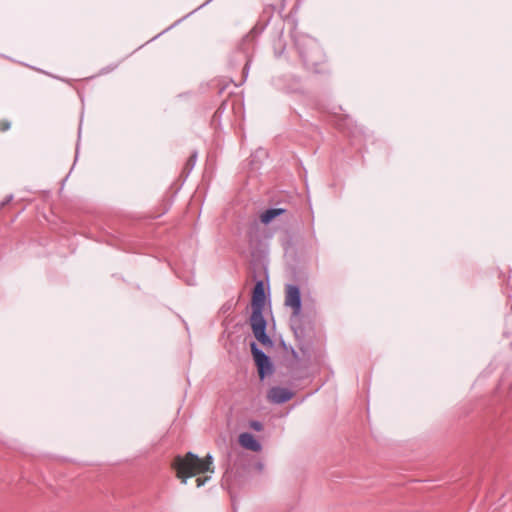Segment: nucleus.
I'll use <instances>...</instances> for the list:
<instances>
[{
  "label": "nucleus",
  "instance_id": "obj_11",
  "mask_svg": "<svg viewBox=\"0 0 512 512\" xmlns=\"http://www.w3.org/2000/svg\"><path fill=\"white\" fill-rule=\"evenodd\" d=\"M201 465H202L203 473H206V472L213 473L214 472L213 456L211 454H207L205 458L201 459Z\"/></svg>",
  "mask_w": 512,
  "mask_h": 512
},
{
  "label": "nucleus",
  "instance_id": "obj_6",
  "mask_svg": "<svg viewBox=\"0 0 512 512\" xmlns=\"http://www.w3.org/2000/svg\"><path fill=\"white\" fill-rule=\"evenodd\" d=\"M250 347L255 365L257 367L259 378L261 381H263L267 376L273 373L274 365L271 358L264 351H262L255 342H252Z\"/></svg>",
  "mask_w": 512,
  "mask_h": 512
},
{
  "label": "nucleus",
  "instance_id": "obj_14",
  "mask_svg": "<svg viewBox=\"0 0 512 512\" xmlns=\"http://www.w3.org/2000/svg\"><path fill=\"white\" fill-rule=\"evenodd\" d=\"M11 123L8 120H1L0 121V131L6 132L10 129Z\"/></svg>",
  "mask_w": 512,
  "mask_h": 512
},
{
  "label": "nucleus",
  "instance_id": "obj_9",
  "mask_svg": "<svg viewBox=\"0 0 512 512\" xmlns=\"http://www.w3.org/2000/svg\"><path fill=\"white\" fill-rule=\"evenodd\" d=\"M238 441L239 444L247 450L259 452L262 449L260 442L251 433H241Z\"/></svg>",
  "mask_w": 512,
  "mask_h": 512
},
{
  "label": "nucleus",
  "instance_id": "obj_7",
  "mask_svg": "<svg viewBox=\"0 0 512 512\" xmlns=\"http://www.w3.org/2000/svg\"><path fill=\"white\" fill-rule=\"evenodd\" d=\"M294 396V393L284 387L274 386L268 391L267 398L271 403L274 404H283L291 400Z\"/></svg>",
  "mask_w": 512,
  "mask_h": 512
},
{
  "label": "nucleus",
  "instance_id": "obj_5",
  "mask_svg": "<svg viewBox=\"0 0 512 512\" xmlns=\"http://www.w3.org/2000/svg\"><path fill=\"white\" fill-rule=\"evenodd\" d=\"M263 27H258L257 25L254 26L248 34H246L240 42L237 44L236 51L241 52L245 59V65L243 68V75L244 80L248 77L250 64H251V48H252V41L255 37H257L261 32L263 31Z\"/></svg>",
  "mask_w": 512,
  "mask_h": 512
},
{
  "label": "nucleus",
  "instance_id": "obj_12",
  "mask_svg": "<svg viewBox=\"0 0 512 512\" xmlns=\"http://www.w3.org/2000/svg\"><path fill=\"white\" fill-rule=\"evenodd\" d=\"M197 160V151H193L188 160L185 163L183 173L186 174V176L189 175V173L193 170Z\"/></svg>",
  "mask_w": 512,
  "mask_h": 512
},
{
  "label": "nucleus",
  "instance_id": "obj_10",
  "mask_svg": "<svg viewBox=\"0 0 512 512\" xmlns=\"http://www.w3.org/2000/svg\"><path fill=\"white\" fill-rule=\"evenodd\" d=\"M285 212L286 210L284 208H269L261 214L260 220L263 224L267 225L276 217L284 214Z\"/></svg>",
  "mask_w": 512,
  "mask_h": 512
},
{
  "label": "nucleus",
  "instance_id": "obj_8",
  "mask_svg": "<svg viewBox=\"0 0 512 512\" xmlns=\"http://www.w3.org/2000/svg\"><path fill=\"white\" fill-rule=\"evenodd\" d=\"M266 302V289L264 282L262 280H258L252 291V299L251 306L252 309L264 310Z\"/></svg>",
  "mask_w": 512,
  "mask_h": 512
},
{
  "label": "nucleus",
  "instance_id": "obj_2",
  "mask_svg": "<svg viewBox=\"0 0 512 512\" xmlns=\"http://www.w3.org/2000/svg\"><path fill=\"white\" fill-rule=\"evenodd\" d=\"M296 46L307 70L313 73L326 71V55L316 39L310 36H301L296 40Z\"/></svg>",
  "mask_w": 512,
  "mask_h": 512
},
{
  "label": "nucleus",
  "instance_id": "obj_18",
  "mask_svg": "<svg viewBox=\"0 0 512 512\" xmlns=\"http://www.w3.org/2000/svg\"><path fill=\"white\" fill-rule=\"evenodd\" d=\"M510 347H511V349H512V342L510 343Z\"/></svg>",
  "mask_w": 512,
  "mask_h": 512
},
{
  "label": "nucleus",
  "instance_id": "obj_3",
  "mask_svg": "<svg viewBox=\"0 0 512 512\" xmlns=\"http://www.w3.org/2000/svg\"><path fill=\"white\" fill-rule=\"evenodd\" d=\"M172 467L182 484H186L188 478L203 474L201 458L193 452H187L184 456L177 455L173 460Z\"/></svg>",
  "mask_w": 512,
  "mask_h": 512
},
{
  "label": "nucleus",
  "instance_id": "obj_15",
  "mask_svg": "<svg viewBox=\"0 0 512 512\" xmlns=\"http://www.w3.org/2000/svg\"><path fill=\"white\" fill-rule=\"evenodd\" d=\"M210 476H204V477H198L196 479V484H197V487H202L203 485H205V483L210 480Z\"/></svg>",
  "mask_w": 512,
  "mask_h": 512
},
{
  "label": "nucleus",
  "instance_id": "obj_17",
  "mask_svg": "<svg viewBox=\"0 0 512 512\" xmlns=\"http://www.w3.org/2000/svg\"><path fill=\"white\" fill-rule=\"evenodd\" d=\"M292 355L295 359H298V353L294 349H292Z\"/></svg>",
  "mask_w": 512,
  "mask_h": 512
},
{
  "label": "nucleus",
  "instance_id": "obj_13",
  "mask_svg": "<svg viewBox=\"0 0 512 512\" xmlns=\"http://www.w3.org/2000/svg\"><path fill=\"white\" fill-rule=\"evenodd\" d=\"M249 427L254 431H261L263 429V424L260 421L252 420L249 422Z\"/></svg>",
  "mask_w": 512,
  "mask_h": 512
},
{
  "label": "nucleus",
  "instance_id": "obj_16",
  "mask_svg": "<svg viewBox=\"0 0 512 512\" xmlns=\"http://www.w3.org/2000/svg\"><path fill=\"white\" fill-rule=\"evenodd\" d=\"M13 200V195L10 194L5 197V199L1 202V207H4L5 205L9 204Z\"/></svg>",
  "mask_w": 512,
  "mask_h": 512
},
{
  "label": "nucleus",
  "instance_id": "obj_4",
  "mask_svg": "<svg viewBox=\"0 0 512 512\" xmlns=\"http://www.w3.org/2000/svg\"><path fill=\"white\" fill-rule=\"evenodd\" d=\"M250 326L255 338L264 346L272 347L273 341L266 333L267 321L263 315V310L252 309L250 316Z\"/></svg>",
  "mask_w": 512,
  "mask_h": 512
},
{
  "label": "nucleus",
  "instance_id": "obj_1",
  "mask_svg": "<svg viewBox=\"0 0 512 512\" xmlns=\"http://www.w3.org/2000/svg\"><path fill=\"white\" fill-rule=\"evenodd\" d=\"M285 305L292 308L290 326L297 339V347L305 357L310 358L313 346L312 328L306 325L301 317L302 299L300 288L297 285H287Z\"/></svg>",
  "mask_w": 512,
  "mask_h": 512
}]
</instances>
